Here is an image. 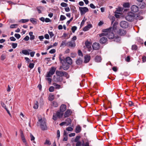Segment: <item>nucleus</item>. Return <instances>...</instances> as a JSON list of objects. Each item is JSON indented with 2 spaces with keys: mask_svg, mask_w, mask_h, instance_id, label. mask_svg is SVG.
I'll return each instance as SVG.
<instances>
[{
  "mask_svg": "<svg viewBox=\"0 0 146 146\" xmlns=\"http://www.w3.org/2000/svg\"><path fill=\"white\" fill-rule=\"evenodd\" d=\"M1 106H2V107H3L5 109H6V108H7L6 107L5 104L3 102H1Z\"/></svg>",
  "mask_w": 146,
  "mask_h": 146,
  "instance_id": "59",
  "label": "nucleus"
},
{
  "mask_svg": "<svg viewBox=\"0 0 146 146\" xmlns=\"http://www.w3.org/2000/svg\"><path fill=\"white\" fill-rule=\"evenodd\" d=\"M66 123V125H68L69 124H71V120L69 118H68L65 120Z\"/></svg>",
  "mask_w": 146,
  "mask_h": 146,
  "instance_id": "25",
  "label": "nucleus"
},
{
  "mask_svg": "<svg viewBox=\"0 0 146 146\" xmlns=\"http://www.w3.org/2000/svg\"><path fill=\"white\" fill-rule=\"evenodd\" d=\"M60 60V62L62 64L65 62V59H62L61 57H59Z\"/></svg>",
  "mask_w": 146,
  "mask_h": 146,
  "instance_id": "47",
  "label": "nucleus"
},
{
  "mask_svg": "<svg viewBox=\"0 0 146 146\" xmlns=\"http://www.w3.org/2000/svg\"><path fill=\"white\" fill-rule=\"evenodd\" d=\"M58 117H57V115L56 113L53 114L52 118L54 120H56L57 119Z\"/></svg>",
  "mask_w": 146,
  "mask_h": 146,
  "instance_id": "38",
  "label": "nucleus"
},
{
  "mask_svg": "<svg viewBox=\"0 0 146 146\" xmlns=\"http://www.w3.org/2000/svg\"><path fill=\"white\" fill-rule=\"evenodd\" d=\"M123 6L125 8H129V3H125L123 4Z\"/></svg>",
  "mask_w": 146,
  "mask_h": 146,
  "instance_id": "42",
  "label": "nucleus"
},
{
  "mask_svg": "<svg viewBox=\"0 0 146 146\" xmlns=\"http://www.w3.org/2000/svg\"><path fill=\"white\" fill-rule=\"evenodd\" d=\"M29 21V19H22L19 22H21L22 23H25L26 22H27Z\"/></svg>",
  "mask_w": 146,
  "mask_h": 146,
  "instance_id": "29",
  "label": "nucleus"
},
{
  "mask_svg": "<svg viewBox=\"0 0 146 146\" xmlns=\"http://www.w3.org/2000/svg\"><path fill=\"white\" fill-rule=\"evenodd\" d=\"M85 46H89V45H91L92 43L88 40H87L85 42Z\"/></svg>",
  "mask_w": 146,
  "mask_h": 146,
  "instance_id": "44",
  "label": "nucleus"
},
{
  "mask_svg": "<svg viewBox=\"0 0 146 146\" xmlns=\"http://www.w3.org/2000/svg\"><path fill=\"white\" fill-rule=\"evenodd\" d=\"M18 26L17 24H12L10 25V28H11L13 29L14 28H15L17 27Z\"/></svg>",
  "mask_w": 146,
  "mask_h": 146,
  "instance_id": "40",
  "label": "nucleus"
},
{
  "mask_svg": "<svg viewBox=\"0 0 146 146\" xmlns=\"http://www.w3.org/2000/svg\"><path fill=\"white\" fill-rule=\"evenodd\" d=\"M92 27V25L91 24L88 25L87 26H85L83 28V31H86L89 30L90 28Z\"/></svg>",
  "mask_w": 146,
  "mask_h": 146,
  "instance_id": "17",
  "label": "nucleus"
},
{
  "mask_svg": "<svg viewBox=\"0 0 146 146\" xmlns=\"http://www.w3.org/2000/svg\"><path fill=\"white\" fill-rule=\"evenodd\" d=\"M77 142L76 144V146H80L82 144V142L81 141H78L77 142Z\"/></svg>",
  "mask_w": 146,
  "mask_h": 146,
  "instance_id": "56",
  "label": "nucleus"
},
{
  "mask_svg": "<svg viewBox=\"0 0 146 146\" xmlns=\"http://www.w3.org/2000/svg\"><path fill=\"white\" fill-rule=\"evenodd\" d=\"M100 42L102 44H106L107 42V39L104 37H102L100 38Z\"/></svg>",
  "mask_w": 146,
  "mask_h": 146,
  "instance_id": "10",
  "label": "nucleus"
},
{
  "mask_svg": "<svg viewBox=\"0 0 146 146\" xmlns=\"http://www.w3.org/2000/svg\"><path fill=\"white\" fill-rule=\"evenodd\" d=\"M6 58V55L5 54H2L1 57V60H4Z\"/></svg>",
  "mask_w": 146,
  "mask_h": 146,
  "instance_id": "33",
  "label": "nucleus"
},
{
  "mask_svg": "<svg viewBox=\"0 0 146 146\" xmlns=\"http://www.w3.org/2000/svg\"><path fill=\"white\" fill-rule=\"evenodd\" d=\"M117 22H115L114 23L112 27V29L113 30H115L116 29L117 27Z\"/></svg>",
  "mask_w": 146,
  "mask_h": 146,
  "instance_id": "28",
  "label": "nucleus"
},
{
  "mask_svg": "<svg viewBox=\"0 0 146 146\" xmlns=\"http://www.w3.org/2000/svg\"><path fill=\"white\" fill-rule=\"evenodd\" d=\"M51 144V142H50V140H47V139H46L44 143V144L45 145H50Z\"/></svg>",
  "mask_w": 146,
  "mask_h": 146,
  "instance_id": "31",
  "label": "nucleus"
},
{
  "mask_svg": "<svg viewBox=\"0 0 146 146\" xmlns=\"http://www.w3.org/2000/svg\"><path fill=\"white\" fill-rule=\"evenodd\" d=\"M57 138L59 139L60 137V132L59 130H58L57 131Z\"/></svg>",
  "mask_w": 146,
  "mask_h": 146,
  "instance_id": "54",
  "label": "nucleus"
},
{
  "mask_svg": "<svg viewBox=\"0 0 146 146\" xmlns=\"http://www.w3.org/2000/svg\"><path fill=\"white\" fill-rule=\"evenodd\" d=\"M62 66H61L59 69L60 70L62 68L64 70H67L69 68V66L67 64L66 62H65L64 63H63Z\"/></svg>",
  "mask_w": 146,
  "mask_h": 146,
  "instance_id": "6",
  "label": "nucleus"
},
{
  "mask_svg": "<svg viewBox=\"0 0 146 146\" xmlns=\"http://www.w3.org/2000/svg\"><path fill=\"white\" fill-rule=\"evenodd\" d=\"M77 27L75 26H73L72 27L71 30L73 33H74L75 31L76 30Z\"/></svg>",
  "mask_w": 146,
  "mask_h": 146,
  "instance_id": "37",
  "label": "nucleus"
},
{
  "mask_svg": "<svg viewBox=\"0 0 146 146\" xmlns=\"http://www.w3.org/2000/svg\"><path fill=\"white\" fill-rule=\"evenodd\" d=\"M66 106L64 104H62L60 108V111L62 112H63L66 110Z\"/></svg>",
  "mask_w": 146,
  "mask_h": 146,
  "instance_id": "13",
  "label": "nucleus"
},
{
  "mask_svg": "<svg viewBox=\"0 0 146 146\" xmlns=\"http://www.w3.org/2000/svg\"><path fill=\"white\" fill-rule=\"evenodd\" d=\"M86 20V19H84H84L82 20L80 25V26L81 27L82 26L84 25V23Z\"/></svg>",
  "mask_w": 146,
  "mask_h": 146,
  "instance_id": "53",
  "label": "nucleus"
},
{
  "mask_svg": "<svg viewBox=\"0 0 146 146\" xmlns=\"http://www.w3.org/2000/svg\"><path fill=\"white\" fill-rule=\"evenodd\" d=\"M135 14L131 12H129L125 17L126 19L129 21H132L135 19Z\"/></svg>",
  "mask_w": 146,
  "mask_h": 146,
  "instance_id": "3",
  "label": "nucleus"
},
{
  "mask_svg": "<svg viewBox=\"0 0 146 146\" xmlns=\"http://www.w3.org/2000/svg\"><path fill=\"white\" fill-rule=\"evenodd\" d=\"M38 108V103L37 101H36V103L33 106V108L35 109H36Z\"/></svg>",
  "mask_w": 146,
  "mask_h": 146,
  "instance_id": "35",
  "label": "nucleus"
},
{
  "mask_svg": "<svg viewBox=\"0 0 146 146\" xmlns=\"http://www.w3.org/2000/svg\"><path fill=\"white\" fill-rule=\"evenodd\" d=\"M72 111L70 109H68L65 112L64 116L65 117H68L72 113Z\"/></svg>",
  "mask_w": 146,
  "mask_h": 146,
  "instance_id": "11",
  "label": "nucleus"
},
{
  "mask_svg": "<svg viewBox=\"0 0 146 146\" xmlns=\"http://www.w3.org/2000/svg\"><path fill=\"white\" fill-rule=\"evenodd\" d=\"M82 59L81 58H79L77 59L76 61V63L77 65H80L82 63Z\"/></svg>",
  "mask_w": 146,
  "mask_h": 146,
  "instance_id": "18",
  "label": "nucleus"
},
{
  "mask_svg": "<svg viewBox=\"0 0 146 146\" xmlns=\"http://www.w3.org/2000/svg\"><path fill=\"white\" fill-rule=\"evenodd\" d=\"M79 10L81 15L84 14L86 12L89 11L88 9L86 7H79Z\"/></svg>",
  "mask_w": 146,
  "mask_h": 146,
  "instance_id": "4",
  "label": "nucleus"
},
{
  "mask_svg": "<svg viewBox=\"0 0 146 146\" xmlns=\"http://www.w3.org/2000/svg\"><path fill=\"white\" fill-rule=\"evenodd\" d=\"M96 61L97 62H100L102 60L101 57L99 56H96L95 58Z\"/></svg>",
  "mask_w": 146,
  "mask_h": 146,
  "instance_id": "23",
  "label": "nucleus"
},
{
  "mask_svg": "<svg viewBox=\"0 0 146 146\" xmlns=\"http://www.w3.org/2000/svg\"><path fill=\"white\" fill-rule=\"evenodd\" d=\"M76 55V54L75 52H72L71 53L70 56L71 57L74 58L75 57Z\"/></svg>",
  "mask_w": 146,
  "mask_h": 146,
  "instance_id": "46",
  "label": "nucleus"
},
{
  "mask_svg": "<svg viewBox=\"0 0 146 146\" xmlns=\"http://www.w3.org/2000/svg\"><path fill=\"white\" fill-rule=\"evenodd\" d=\"M64 76L67 78H68L69 77V76L68 74V73L65 72H64Z\"/></svg>",
  "mask_w": 146,
  "mask_h": 146,
  "instance_id": "61",
  "label": "nucleus"
},
{
  "mask_svg": "<svg viewBox=\"0 0 146 146\" xmlns=\"http://www.w3.org/2000/svg\"><path fill=\"white\" fill-rule=\"evenodd\" d=\"M56 70V68L54 67H52L48 72L50 73L51 75H53L54 73Z\"/></svg>",
  "mask_w": 146,
  "mask_h": 146,
  "instance_id": "20",
  "label": "nucleus"
},
{
  "mask_svg": "<svg viewBox=\"0 0 146 146\" xmlns=\"http://www.w3.org/2000/svg\"><path fill=\"white\" fill-rule=\"evenodd\" d=\"M52 105L55 107H56L58 106V105L56 102L54 101L52 102Z\"/></svg>",
  "mask_w": 146,
  "mask_h": 146,
  "instance_id": "32",
  "label": "nucleus"
},
{
  "mask_svg": "<svg viewBox=\"0 0 146 146\" xmlns=\"http://www.w3.org/2000/svg\"><path fill=\"white\" fill-rule=\"evenodd\" d=\"M64 72L57 70L56 73L57 76L61 77L64 75Z\"/></svg>",
  "mask_w": 146,
  "mask_h": 146,
  "instance_id": "15",
  "label": "nucleus"
},
{
  "mask_svg": "<svg viewBox=\"0 0 146 146\" xmlns=\"http://www.w3.org/2000/svg\"><path fill=\"white\" fill-rule=\"evenodd\" d=\"M68 5L67 4L64 2H62L60 4V5L63 7H67Z\"/></svg>",
  "mask_w": 146,
  "mask_h": 146,
  "instance_id": "36",
  "label": "nucleus"
},
{
  "mask_svg": "<svg viewBox=\"0 0 146 146\" xmlns=\"http://www.w3.org/2000/svg\"><path fill=\"white\" fill-rule=\"evenodd\" d=\"M30 137L31 141H33V143H35L34 140L35 139V137L31 133H30Z\"/></svg>",
  "mask_w": 146,
  "mask_h": 146,
  "instance_id": "30",
  "label": "nucleus"
},
{
  "mask_svg": "<svg viewBox=\"0 0 146 146\" xmlns=\"http://www.w3.org/2000/svg\"><path fill=\"white\" fill-rule=\"evenodd\" d=\"M84 58L85 59L84 62L85 63H87L89 61L90 58V56L86 55L85 56Z\"/></svg>",
  "mask_w": 146,
  "mask_h": 146,
  "instance_id": "19",
  "label": "nucleus"
},
{
  "mask_svg": "<svg viewBox=\"0 0 146 146\" xmlns=\"http://www.w3.org/2000/svg\"><path fill=\"white\" fill-rule=\"evenodd\" d=\"M54 87L51 86H50L49 89V90L50 92H53L54 91Z\"/></svg>",
  "mask_w": 146,
  "mask_h": 146,
  "instance_id": "43",
  "label": "nucleus"
},
{
  "mask_svg": "<svg viewBox=\"0 0 146 146\" xmlns=\"http://www.w3.org/2000/svg\"><path fill=\"white\" fill-rule=\"evenodd\" d=\"M30 21L33 25H36L37 24V21L36 19L31 18L30 19Z\"/></svg>",
  "mask_w": 146,
  "mask_h": 146,
  "instance_id": "22",
  "label": "nucleus"
},
{
  "mask_svg": "<svg viewBox=\"0 0 146 146\" xmlns=\"http://www.w3.org/2000/svg\"><path fill=\"white\" fill-rule=\"evenodd\" d=\"M46 120L44 118H38V121L37 122V125H40L41 128L42 130H45L47 129V127L46 124Z\"/></svg>",
  "mask_w": 146,
  "mask_h": 146,
  "instance_id": "2",
  "label": "nucleus"
},
{
  "mask_svg": "<svg viewBox=\"0 0 146 146\" xmlns=\"http://www.w3.org/2000/svg\"><path fill=\"white\" fill-rule=\"evenodd\" d=\"M20 133H21V139L23 142V143L25 144L26 146H29L28 144L27 143V141L26 140V139L25 138V136L23 134V131H20Z\"/></svg>",
  "mask_w": 146,
  "mask_h": 146,
  "instance_id": "5",
  "label": "nucleus"
},
{
  "mask_svg": "<svg viewBox=\"0 0 146 146\" xmlns=\"http://www.w3.org/2000/svg\"><path fill=\"white\" fill-rule=\"evenodd\" d=\"M142 61L143 62L146 61V57L145 56H143L142 58Z\"/></svg>",
  "mask_w": 146,
  "mask_h": 146,
  "instance_id": "64",
  "label": "nucleus"
},
{
  "mask_svg": "<svg viewBox=\"0 0 146 146\" xmlns=\"http://www.w3.org/2000/svg\"><path fill=\"white\" fill-rule=\"evenodd\" d=\"M34 64L33 63H30L29 64L28 67L31 69L33 68H34Z\"/></svg>",
  "mask_w": 146,
  "mask_h": 146,
  "instance_id": "39",
  "label": "nucleus"
},
{
  "mask_svg": "<svg viewBox=\"0 0 146 146\" xmlns=\"http://www.w3.org/2000/svg\"><path fill=\"white\" fill-rule=\"evenodd\" d=\"M93 50H97L98 49L100 48V46H92Z\"/></svg>",
  "mask_w": 146,
  "mask_h": 146,
  "instance_id": "57",
  "label": "nucleus"
},
{
  "mask_svg": "<svg viewBox=\"0 0 146 146\" xmlns=\"http://www.w3.org/2000/svg\"><path fill=\"white\" fill-rule=\"evenodd\" d=\"M31 51V50L30 49L23 50H22V53L26 55H29L30 52Z\"/></svg>",
  "mask_w": 146,
  "mask_h": 146,
  "instance_id": "14",
  "label": "nucleus"
},
{
  "mask_svg": "<svg viewBox=\"0 0 146 146\" xmlns=\"http://www.w3.org/2000/svg\"><path fill=\"white\" fill-rule=\"evenodd\" d=\"M53 85L55 87L56 89H59L60 88V85L56 83H54L53 84Z\"/></svg>",
  "mask_w": 146,
  "mask_h": 146,
  "instance_id": "26",
  "label": "nucleus"
},
{
  "mask_svg": "<svg viewBox=\"0 0 146 146\" xmlns=\"http://www.w3.org/2000/svg\"><path fill=\"white\" fill-rule=\"evenodd\" d=\"M15 36L18 39L19 38L21 37V35L19 34H15Z\"/></svg>",
  "mask_w": 146,
  "mask_h": 146,
  "instance_id": "50",
  "label": "nucleus"
},
{
  "mask_svg": "<svg viewBox=\"0 0 146 146\" xmlns=\"http://www.w3.org/2000/svg\"><path fill=\"white\" fill-rule=\"evenodd\" d=\"M86 47L85 48H86L88 50L90 51L92 50L91 46H84V47Z\"/></svg>",
  "mask_w": 146,
  "mask_h": 146,
  "instance_id": "45",
  "label": "nucleus"
},
{
  "mask_svg": "<svg viewBox=\"0 0 146 146\" xmlns=\"http://www.w3.org/2000/svg\"><path fill=\"white\" fill-rule=\"evenodd\" d=\"M56 114L57 115V117H58V118H60L62 116L63 113L60 111H57Z\"/></svg>",
  "mask_w": 146,
  "mask_h": 146,
  "instance_id": "24",
  "label": "nucleus"
},
{
  "mask_svg": "<svg viewBox=\"0 0 146 146\" xmlns=\"http://www.w3.org/2000/svg\"><path fill=\"white\" fill-rule=\"evenodd\" d=\"M78 55L80 56H81L82 57L83 56V54L82 52V51L80 50H78Z\"/></svg>",
  "mask_w": 146,
  "mask_h": 146,
  "instance_id": "55",
  "label": "nucleus"
},
{
  "mask_svg": "<svg viewBox=\"0 0 146 146\" xmlns=\"http://www.w3.org/2000/svg\"><path fill=\"white\" fill-rule=\"evenodd\" d=\"M120 25L121 27L126 28L128 27V22L125 21H122L120 22Z\"/></svg>",
  "mask_w": 146,
  "mask_h": 146,
  "instance_id": "7",
  "label": "nucleus"
},
{
  "mask_svg": "<svg viewBox=\"0 0 146 146\" xmlns=\"http://www.w3.org/2000/svg\"><path fill=\"white\" fill-rule=\"evenodd\" d=\"M66 18L65 16L62 15L60 16V20L61 21H63L65 20Z\"/></svg>",
  "mask_w": 146,
  "mask_h": 146,
  "instance_id": "41",
  "label": "nucleus"
},
{
  "mask_svg": "<svg viewBox=\"0 0 146 146\" xmlns=\"http://www.w3.org/2000/svg\"><path fill=\"white\" fill-rule=\"evenodd\" d=\"M118 33L121 36H124L126 33V31L124 29H119L117 31Z\"/></svg>",
  "mask_w": 146,
  "mask_h": 146,
  "instance_id": "8",
  "label": "nucleus"
},
{
  "mask_svg": "<svg viewBox=\"0 0 146 146\" xmlns=\"http://www.w3.org/2000/svg\"><path fill=\"white\" fill-rule=\"evenodd\" d=\"M109 18L110 19L112 20L111 24H113V23L115 20V17L113 16H109Z\"/></svg>",
  "mask_w": 146,
  "mask_h": 146,
  "instance_id": "27",
  "label": "nucleus"
},
{
  "mask_svg": "<svg viewBox=\"0 0 146 146\" xmlns=\"http://www.w3.org/2000/svg\"><path fill=\"white\" fill-rule=\"evenodd\" d=\"M113 40L117 43H121V37L118 36L115 37L113 39Z\"/></svg>",
  "mask_w": 146,
  "mask_h": 146,
  "instance_id": "12",
  "label": "nucleus"
},
{
  "mask_svg": "<svg viewBox=\"0 0 146 146\" xmlns=\"http://www.w3.org/2000/svg\"><path fill=\"white\" fill-rule=\"evenodd\" d=\"M54 95H51L49 96L48 99L50 101H52L54 100Z\"/></svg>",
  "mask_w": 146,
  "mask_h": 146,
  "instance_id": "34",
  "label": "nucleus"
},
{
  "mask_svg": "<svg viewBox=\"0 0 146 146\" xmlns=\"http://www.w3.org/2000/svg\"><path fill=\"white\" fill-rule=\"evenodd\" d=\"M111 29V27H110L108 29L104 30V33H103L100 34L99 35L100 37L103 36H106L109 39H113L114 38V34L110 32Z\"/></svg>",
  "mask_w": 146,
  "mask_h": 146,
  "instance_id": "1",
  "label": "nucleus"
},
{
  "mask_svg": "<svg viewBox=\"0 0 146 146\" xmlns=\"http://www.w3.org/2000/svg\"><path fill=\"white\" fill-rule=\"evenodd\" d=\"M68 64H71L72 63V60L69 57H67L65 59V62Z\"/></svg>",
  "mask_w": 146,
  "mask_h": 146,
  "instance_id": "16",
  "label": "nucleus"
},
{
  "mask_svg": "<svg viewBox=\"0 0 146 146\" xmlns=\"http://www.w3.org/2000/svg\"><path fill=\"white\" fill-rule=\"evenodd\" d=\"M40 7H38L36 8L37 10L39 13H41V11L40 10Z\"/></svg>",
  "mask_w": 146,
  "mask_h": 146,
  "instance_id": "62",
  "label": "nucleus"
},
{
  "mask_svg": "<svg viewBox=\"0 0 146 146\" xmlns=\"http://www.w3.org/2000/svg\"><path fill=\"white\" fill-rule=\"evenodd\" d=\"M80 136H77L75 139L74 141L75 142H76L79 141L78 140L80 139Z\"/></svg>",
  "mask_w": 146,
  "mask_h": 146,
  "instance_id": "52",
  "label": "nucleus"
},
{
  "mask_svg": "<svg viewBox=\"0 0 146 146\" xmlns=\"http://www.w3.org/2000/svg\"><path fill=\"white\" fill-rule=\"evenodd\" d=\"M35 54V52L34 51L30 52V54L31 57H33L34 56Z\"/></svg>",
  "mask_w": 146,
  "mask_h": 146,
  "instance_id": "58",
  "label": "nucleus"
},
{
  "mask_svg": "<svg viewBox=\"0 0 146 146\" xmlns=\"http://www.w3.org/2000/svg\"><path fill=\"white\" fill-rule=\"evenodd\" d=\"M44 38L47 39H49V36L48 34H46L44 35Z\"/></svg>",
  "mask_w": 146,
  "mask_h": 146,
  "instance_id": "60",
  "label": "nucleus"
},
{
  "mask_svg": "<svg viewBox=\"0 0 146 146\" xmlns=\"http://www.w3.org/2000/svg\"><path fill=\"white\" fill-rule=\"evenodd\" d=\"M73 128L71 127H68L66 129V130L68 131H72L73 130Z\"/></svg>",
  "mask_w": 146,
  "mask_h": 146,
  "instance_id": "49",
  "label": "nucleus"
},
{
  "mask_svg": "<svg viewBox=\"0 0 146 146\" xmlns=\"http://www.w3.org/2000/svg\"><path fill=\"white\" fill-rule=\"evenodd\" d=\"M60 60V62L62 64L65 62V59H62L61 57H59Z\"/></svg>",
  "mask_w": 146,
  "mask_h": 146,
  "instance_id": "48",
  "label": "nucleus"
},
{
  "mask_svg": "<svg viewBox=\"0 0 146 146\" xmlns=\"http://www.w3.org/2000/svg\"><path fill=\"white\" fill-rule=\"evenodd\" d=\"M48 33L50 36V38H52L54 36V34L52 32H50L48 31Z\"/></svg>",
  "mask_w": 146,
  "mask_h": 146,
  "instance_id": "51",
  "label": "nucleus"
},
{
  "mask_svg": "<svg viewBox=\"0 0 146 146\" xmlns=\"http://www.w3.org/2000/svg\"><path fill=\"white\" fill-rule=\"evenodd\" d=\"M131 10L133 12H137L138 11V7L135 5H133L131 7Z\"/></svg>",
  "mask_w": 146,
  "mask_h": 146,
  "instance_id": "9",
  "label": "nucleus"
},
{
  "mask_svg": "<svg viewBox=\"0 0 146 146\" xmlns=\"http://www.w3.org/2000/svg\"><path fill=\"white\" fill-rule=\"evenodd\" d=\"M81 131V127L80 125L77 126L76 128L75 132L76 133L80 132Z\"/></svg>",
  "mask_w": 146,
  "mask_h": 146,
  "instance_id": "21",
  "label": "nucleus"
},
{
  "mask_svg": "<svg viewBox=\"0 0 146 146\" xmlns=\"http://www.w3.org/2000/svg\"><path fill=\"white\" fill-rule=\"evenodd\" d=\"M46 80L48 81L49 84H51L52 82V79L50 78H47L46 79Z\"/></svg>",
  "mask_w": 146,
  "mask_h": 146,
  "instance_id": "63",
  "label": "nucleus"
}]
</instances>
